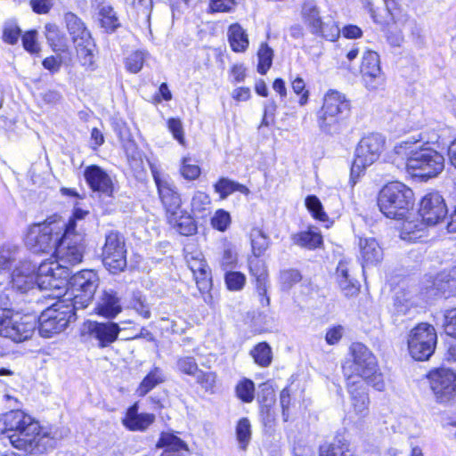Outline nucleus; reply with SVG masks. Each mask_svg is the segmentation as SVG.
Returning a JSON list of instances; mask_svg holds the SVG:
<instances>
[{"instance_id": "54", "label": "nucleus", "mask_w": 456, "mask_h": 456, "mask_svg": "<svg viewBox=\"0 0 456 456\" xmlns=\"http://www.w3.org/2000/svg\"><path fill=\"white\" fill-rule=\"evenodd\" d=\"M261 421L266 433L271 434L275 426V411L270 405H262L260 409Z\"/></svg>"}, {"instance_id": "2", "label": "nucleus", "mask_w": 456, "mask_h": 456, "mask_svg": "<svg viewBox=\"0 0 456 456\" xmlns=\"http://www.w3.org/2000/svg\"><path fill=\"white\" fill-rule=\"evenodd\" d=\"M414 193L411 188L400 182L386 184L379 191L378 206L388 218L403 219L414 205Z\"/></svg>"}, {"instance_id": "13", "label": "nucleus", "mask_w": 456, "mask_h": 456, "mask_svg": "<svg viewBox=\"0 0 456 456\" xmlns=\"http://www.w3.org/2000/svg\"><path fill=\"white\" fill-rule=\"evenodd\" d=\"M301 16L311 33L321 36L329 41H335L340 33L338 27L332 22H323L320 11L313 0H305L302 5Z\"/></svg>"}, {"instance_id": "26", "label": "nucleus", "mask_w": 456, "mask_h": 456, "mask_svg": "<svg viewBox=\"0 0 456 456\" xmlns=\"http://www.w3.org/2000/svg\"><path fill=\"white\" fill-rule=\"evenodd\" d=\"M249 270L251 274L256 277V287L259 297V301L263 306H267L270 298L267 296V271L257 257L249 260Z\"/></svg>"}, {"instance_id": "28", "label": "nucleus", "mask_w": 456, "mask_h": 456, "mask_svg": "<svg viewBox=\"0 0 456 456\" xmlns=\"http://www.w3.org/2000/svg\"><path fill=\"white\" fill-rule=\"evenodd\" d=\"M157 446L164 449L161 456H184L188 452L187 444L171 432H162Z\"/></svg>"}, {"instance_id": "36", "label": "nucleus", "mask_w": 456, "mask_h": 456, "mask_svg": "<svg viewBox=\"0 0 456 456\" xmlns=\"http://www.w3.org/2000/svg\"><path fill=\"white\" fill-rule=\"evenodd\" d=\"M166 376L163 370L159 367H154L142 380L136 389L138 396H144L158 385L164 383Z\"/></svg>"}, {"instance_id": "10", "label": "nucleus", "mask_w": 456, "mask_h": 456, "mask_svg": "<svg viewBox=\"0 0 456 456\" xmlns=\"http://www.w3.org/2000/svg\"><path fill=\"white\" fill-rule=\"evenodd\" d=\"M103 265L112 273L123 271L126 266V249L124 236L118 231H109L102 249Z\"/></svg>"}, {"instance_id": "1", "label": "nucleus", "mask_w": 456, "mask_h": 456, "mask_svg": "<svg viewBox=\"0 0 456 456\" xmlns=\"http://www.w3.org/2000/svg\"><path fill=\"white\" fill-rule=\"evenodd\" d=\"M1 421L4 428L0 439L3 443L8 441L20 450L31 452L43 438L49 436L47 432L43 433L37 421L20 410L4 413Z\"/></svg>"}, {"instance_id": "39", "label": "nucleus", "mask_w": 456, "mask_h": 456, "mask_svg": "<svg viewBox=\"0 0 456 456\" xmlns=\"http://www.w3.org/2000/svg\"><path fill=\"white\" fill-rule=\"evenodd\" d=\"M211 200L208 194L197 191L191 200V211L196 217L203 218L210 214Z\"/></svg>"}, {"instance_id": "60", "label": "nucleus", "mask_w": 456, "mask_h": 456, "mask_svg": "<svg viewBox=\"0 0 456 456\" xmlns=\"http://www.w3.org/2000/svg\"><path fill=\"white\" fill-rule=\"evenodd\" d=\"M192 274L200 291L205 292L210 289L211 278L208 267L199 272H194Z\"/></svg>"}, {"instance_id": "55", "label": "nucleus", "mask_w": 456, "mask_h": 456, "mask_svg": "<svg viewBox=\"0 0 456 456\" xmlns=\"http://www.w3.org/2000/svg\"><path fill=\"white\" fill-rule=\"evenodd\" d=\"M146 53L142 51H135L132 53L126 61V69L132 73L139 72L145 61Z\"/></svg>"}, {"instance_id": "53", "label": "nucleus", "mask_w": 456, "mask_h": 456, "mask_svg": "<svg viewBox=\"0 0 456 456\" xmlns=\"http://www.w3.org/2000/svg\"><path fill=\"white\" fill-rule=\"evenodd\" d=\"M302 279L300 273L296 269L283 270L280 273V283L283 290L290 289Z\"/></svg>"}, {"instance_id": "21", "label": "nucleus", "mask_w": 456, "mask_h": 456, "mask_svg": "<svg viewBox=\"0 0 456 456\" xmlns=\"http://www.w3.org/2000/svg\"><path fill=\"white\" fill-rule=\"evenodd\" d=\"M365 384L359 376L346 378V387L351 396L352 407L359 418L365 417L369 412L370 401Z\"/></svg>"}, {"instance_id": "44", "label": "nucleus", "mask_w": 456, "mask_h": 456, "mask_svg": "<svg viewBox=\"0 0 456 456\" xmlns=\"http://www.w3.org/2000/svg\"><path fill=\"white\" fill-rule=\"evenodd\" d=\"M250 238L254 256H261L269 247V238L258 228L252 229Z\"/></svg>"}, {"instance_id": "42", "label": "nucleus", "mask_w": 456, "mask_h": 456, "mask_svg": "<svg viewBox=\"0 0 456 456\" xmlns=\"http://www.w3.org/2000/svg\"><path fill=\"white\" fill-rule=\"evenodd\" d=\"M437 295L448 297L456 293V280L451 278L450 274L440 273L434 281Z\"/></svg>"}, {"instance_id": "32", "label": "nucleus", "mask_w": 456, "mask_h": 456, "mask_svg": "<svg viewBox=\"0 0 456 456\" xmlns=\"http://www.w3.org/2000/svg\"><path fill=\"white\" fill-rule=\"evenodd\" d=\"M427 226L428 225L419 215L411 219H406L402 224L400 237L403 240L415 242L425 236Z\"/></svg>"}, {"instance_id": "4", "label": "nucleus", "mask_w": 456, "mask_h": 456, "mask_svg": "<svg viewBox=\"0 0 456 456\" xmlns=\"http://www.w3.org/2000/svg\"><path fill=\"white\" fill-rule=\"evenodd\" d=\"M353 363L349 367L352 374H348V368L344 367L346 376H359L365 383L372 386L378 391L385 389L382 374L379 372L377 360L370 350L362 343H353L350 346Z\"/></svg>"}, {"instance_id": "8", "label": "nucleus", "mask_w": 456, "mask_h": 456, "mask_svg": "<svg viewBox=\"0 0 456 456\" xmlns=\"http://www.w3.org/2000/svg\"><path fill=\"white\" fill-rule=\"evenodd\" d=\"M75 320L72 308H67L58 301L41 314L37 321V329L42 337L51 338L63 331L69 323Z\"/></svg>"}, {"instance_id": "63", "label": "nucleus", "mask_w": 456, "mask_h": 456, "mask_svg": "<svg viewBox=\"0 0 456 456\" xmlns=\"http://www.w3.org/2000/svg\"><path fill=\"white\" fill-rule=\"evenodd\" d=\"M194 378L196 379L197 382L206 390L213 388L216 383V374L211 371L206 372L199 370L197 375H195Z\"/></svg>"}, {"instance_id": "11", "label": "nucleus", "mask_w": 456, "mask_h": 456, "mask_svg": "<svg viewBox=\"0 0 456 456\" xmlns=\"http://www.w3.org/2000/svg\"><path fill=\"white\" fill-rule=\"evenodd\" d=\"M63 230L57 224L35 225L27 236V244L34 253H53L59 245Z\"/></svg>"}, {"instance_id": "58", "label": "nucleus", "mask_w": 456, "mask_h": 456, "mask_svg": "<svg viewBox=\"0 0 456 456\" xmlns=\"http://www.w3.org/2000/svg\"><path fill=\"white\" fill-rule=\"evenodd\" d=\"M230 224L231 216L227 211L224 209L216 210L211 218L212 226L221 232H224L229 227Z\"/></svg>"}, {"instance_id": "50", "label": "nucleus", "mask_w": 456, "mask_h": 456, "mask_svg": "<svg viewBox=\"0 0 456 456\" xmlns=\"http://www.w3.org/2000/svg\"><path fill=\"white\" fill-rule=\"evenodd\" d=\"M101 24L108 31H114L118 26V19L116 12L110 5H104L100 9Z\"/></svg>"}, {"instance_id": "9", "label": "nucleus", "mask_w": 456, "mask_h": 456, "mask_svg": "<svg viewBox=\"0 0 456 456\" xmlns=\"http://www.w3.org/2000/svg\"><path fill=\"white\" fill-rule=\"evenodd\" d=\"M436 341L435 328L428 323H420L410 331L409 353L416 361L428 360L435 352Z\"/></svg>"}, {"instance_id": "20", "label": "nucleus", "mask_w": 456, "mask_h": 456, "mask_svg": "<svg viewBox=\"0 0 456 456\" xmlns=\"http://www.w3.org/2000/svg\"><path fill=\"white\" fill-rule=\"evenodd\" d=\"M152 176L157 185L160 200L166 208L167 216L181 209L182 199L171 180L168 177L161 176L156 170H152Z\"/></svg>"}, {"instance_id": "61", "label": "nucleus", "mask_w": 456, "mask_h": 456, "mask_svg": "<svg viewBox=\"0 0 456 456\" xmlns=\"http://www.w3.org/2000/svg\"><path fill=\"white\" fill-rule=\"evenodd\" d=\"M185 259L188 265V267L191 271V273L199 272L203 268H207L208 265L202 258V255L200 252L196 253H186Z\"/></svg>"}, {"instance_id": "27", "label": "nucleus", "mask_w": 456, "mask_h": 456, "mask_svg": "<svg viewBox=\"0 0 456 456\" xmlns=\"http://www.w3.org/2000/svg\"><path fill=\"white\" fill-rule=\"evenodd\" d=\"M360 259L362 268L377 265L382 260L383 251L378 241L373 238L360 239Z\"/></svg>"}, {"instance_id": "31", "label": "nucleus", "mask_w": 456, "mask_h": 456, "mask_svg": "<svg viewBox=\"0 0 456 456\" xmlns=\"http://www.w3.org/2000/svg\"><path fill=\"white\" fill-rule=\"evenodd\" d=\"M69 288L87 290V293H95L99 287V277L92 270H83L68 279Z\"/></svg>"}, {"instance_id": "5", "label": "nucleus", "mask_w": 456, "mask_h": 456, "mask_svg": "<svg viewBox=\"0 0 456 456\" xmlns=\"http://www.w3.org/2000/svg\"><path fill=\"white\" fill-rule=\"evenodd\" d=\"M350 113V102L345 94L330 90L324 96L319 114V126L327 134H338Z\"/></svg>"}, {"instance_id": "51", "label": "nucleus", "mask_w": 456, "mask_h": 456, "mask_svg": "<svg viewBox=\"0 0 456 456\" xmlns=\"http://www.w3.org/2000/svg\"><path fill=\"white\" fill-rule=\"evenodd\" d=\"M237 396L245 403H251L255 397L254 382L248 379H244L236 386Z\"/></svg>"}, {"instance_id": "23", "label": "nucleus", "mask_w": 456, "mask_h": 456, "mask_svg": "<svg viewBox=\"0 0 456 456\" xmlns=\"http://www.w3.org/2000/svg\"><path fill=\"white\" fill-rule=\"evenodd\" d=\"M84 176L87 184L94 191L101 192L109 197L112 196L114 191L112 179L101 167L96 165L86 167L84 171Z\"/></svg>"}, {"instance_id": "35", "label": "nucleus", "mask_w": 456, "mask_h": 456, "mask_svg": "<svg viewBox=\"0 0 456 456\" xmlns=\"http://www.w3.org/2000/svg\"><path fill=\"white\" fill-rule=\"evenodd\" d=\"M320 456H354L346 439L336 436L332 443H325L320 446Z\"/></svg>"}, {"instance_id": "56", "label": "nucleus", "mask_w": 456, "mask_h": 456, "mask_svg": "<svg viewBox=\"0 0 456 456\" xmlns=\"http://www.w3.org/2000/svg\"><path fill=\"white\" fill-rule=\"evenodd\" d=\"M224 281L228 289L237 291L244 287L246 277L240 272H227Z\"/></svg>"}, {"instance_id": "12", "label": "nucleus", "mask_w": 456, "mask_h": 456, "mask_svg": "<svg viewBox=\"0 0 456 456\" xmlns=\"http://www.w3.org/2000/svg\"><path fill=\"white\" fill-rule=\"evenodd\" d=\"M385 146V138L380 134H370L359 142L352 164V175H357L379 159Z\"/></svg>"}, {"instance_id": "59", "label": "nucleus", "mask_w": 456, "mask_h": 456, "mask_svg": "<svg viewBox=\"0 0 456 456\" xmlns=\"http://www.w3.org/2000/svg\"><path fill=\"white\" fill-rule=\"evenodd\" d=\"M238 4L239 0H210L209 8L213 12H231Z\"/></svg>"}, {"instance_id": "48", "label": "nucleus", "mask_w": 456, "mask_h": 456, "mask_svg": "<svg viewBox=\"0 0 456 456\" xmlns=\"http://www.w3.org/2000/svg\"><path fill=\"white\" fill-rule=\"evenodd\" d=\"M236 437L240 444V448L246 450L251 439V425L247 418H241L236 426Z\"/></svg>"}, {"instance_id": "49", "label": "nucleus", "mask_w": 456, "mask_h": 456, "mask_svg": "<svg viewBox=\"0 0 456 456\" xmlns=\"http://www.w3.org/2000/svg\"><path fill=\"white\" fill-rule=\"evenodd\" d=\"M307 210L311 213L312 216L321 222L328 220V216L323 210V207L320 200L315 195H309L305 200Z\"/></svg>"}, {"instance_id": "19", "label": "nucleus", "mask_w": 456, "mask_h": 456, "mask_svg": "<svg viewBox=\"0 0 456 456\" xmlns=\"http://www.w3.org/2000/svg\"><path fill=\"white\" fill-rule=\"evenodd\" d=\"M361 73L369 90H376L383 85L385 77L380 69L379 56L376 52L366 50L362 53Z\"/></svg>"}, {"instance_id": "29", "label": "nucleus", "mask_w": 456, "mask_h": 456, "mask_svg": "<svg viewBox=\"0 0 456 456\" xmlns=\"http://www.w3.org/2000/svg\"><path fill=\"white\" fill-rule=\"evenodd\" d=\"M95 293H87V290L74 289L68 288L62 298L59 300L61 305L67 308H72V313L76 315V312L85 309L92 302Z\"/></svg>"}, {"instance_id": "34", "label": "nucleus", "mask_w": 456, "mask_h": 456, "mask_svg": "<svg viewBox=\"0 0 456 456\" xmlns=\"http://www.w3.org/2000/svg\"><path fill=\"white\" fill-rule=\"evenodd\" d=\"M227 37L233 52L244 53L248 49L249 45L248 34L239 23L229 26Z\"/></svg>"}, {"instance_id": "43", "label": "nucleus", "mask_w": 456, "mask_h": 456, "mask_svg": "<svg viewBox=\"0 0 456 456\" xmlns=\"http://www.w3.org/2000/svg\"><path fill=\"white\" fill-rule=\"evenodd\" d=\"M250 355L255 362L261 367H267L271 364L273 354L272 349L265 342L257 344L251 351Z\"/></svg>"}, {"instance_id": "64", "label": "nucleus", "mask_w": 456, "mask_h": 456, "mask_svg": "<svg viewBox=\"0 0 456 456\" xmlns=\"http://www.w3.org/2000/svg\"><path fill=\"white\" fill-rule=\"evenodd\" d=\"M133 308L144 319L151 317V309L145 298L141 295H134L133 298Z\"/></svg>"}, {"instance_id": "25", "label": "nucleus", "mask_w": 456, "mask_h": 456, "mask_svg": "<svg viewBox=\"0 0 456 456\" xmlns=\"http://www.w3.org/2000/svg\"><path fill=\"white\" fill-rule=\"evenodd\" d=\"M155 419L152 413L139 412L138 403H135L127 409L122 424L130 431L143 432L154 423Z\"/></svg>"}, {"instance_id": "62", "label": "nucleus", "mask_w": 456, "mask_h": 456, "mask_svg": "<svg viewBox=\"0 0 456 456\" xmlns=\"http://www.w3.org/2000/svg\"><path fill=\"white\" fill-rule=\"evenodd\" d=\"M180 172L184 179L195 180L200 175V168L197 165L191 164L189 159H183Z\"/></svg>"}, {"instance_id": "40", "label": "nucleus", "mask_w": 456, "mask_h": 456, "mask_svg": "<svg viewBox=\"0 0 456 456\" xmlns=\"http://www.w3.org/2000/svg\"><path fill=\"white\" fill-rule=\"evenodd\" d=\"M214 190L221 199L227 198L234 191H240L245 195L249 193V190L245 185L226 177L220 178L214 185Z\"/></svg>"}, {"instance_id": "37", "label": "nucleus", "mask_w": 456, "mask_h": 456, "mask_svg": "<svg viewBox=\"0 0 456 456\" xmlns=\"http://www.w3.org/2000/svg\"><path fill=\"white\" fill-rule=\"evenodd\" d=\"M76 49L79 61L86 69L94 70V50L95 44L93 38L80 43H76Z\"/></svg>"}, {"instance_id": "41", "label": "nucleus", "mask_w": 456, "mask_h": 456, "mask_svg": "<svg viewBox=\"0 0 456 456\" xmlns=\"http://www.w3.org/2000/svg\"><path fill=\"white\" fill-rule=\"evenodd\" d=\"M20 248L12 243H5L0 247V269H9L20 259Z\"/></svg>"}, {"instance_id": "47", "label": "nucleus", "mask_w": 456, "mask_h": 456, "mask_svg": "<svg viewBox=\"0 0 456 456\" xmlns=\"http://www.w3.org/2000/svg\"><path fill=\"white\" fill-rule=\"evenodd\" d=\"M257 71L265 75L273 64V51L266 43H262L257 52Z\"/></svg>"}, {"instance_id": "57", "label": "nucleus", "mask_w": 456, "mask_h": 456, "mask_svg": "<svg viewBox=\"0 0 456 456\" xmlns=\"http://www.w3.org/2000/svg\"><path fill=\"white\" fill-rule=\"evenodd\" d=\"M21 30L14 21H7L4 24L3 31V39L4 42L14 45L18 42Z\"/></svg>"}, {"instance_id": "45", "label": "nucleus", "mask_w": 456, "mask_h": 456, "mask_svg": "<svg viewBox=\"0 0 456 456\" xmlns=\"http://www.w3.org/2000/svg\"><path fill=\"white\" fill-rule=\"evenodd\" d=\"M45 29V37L52 49L54 52L64 51L66 46L64 37L61 34L58 26L55 24H46Z\"/></svg>"}, {"instance_id": "24", "label": "nucleus", "mask_w": 456, "mask_h": 456, "mask_svg": "<svg viewBox=\"0 0 456 456\" xmlns=\"http://www.w3.org/2000/svg\"><path fill=\"white\" fill-rule=\"evenodd\" d=\"M95 312L103 317L115 318L122 311L120 297L113 289H103L96 297Z\"/></svg>"}, {"instance_id": "22", "label": "nucleus", "mask_w": 456, "mask_h": 456, "mask_svg": "<svg viewBox=\"0 0 456 456\" xmlns=\"http://www.w3.org/2000/svg\"><path fill=\"white\" fill-rule=\"evenodd\" d=\"M12 286L20 293H26L36 287V265L28 260H20L12 273Z\"/></svg>"}, {"instance_id": "15", "label": "nucleus", "mask_w": 456, "mask_h": 456, "mask_svg": "<svg viewBox=\"0 0 456 456\" xmlns=\"http://www.w3.org/2000/svg\"><path fill=\"white\" fill-rule=\"evenodd\" d=\"M69 275L55 262H44L36 267V286L41 290H59L67 285Z\"/></svg>"}, {"instance_id": "17", "label": "nucleus", "mask_w": 456, "mask_h": 456, "mask_svg": "<svg viewBox=\"0 0 456 456\" xmlns=\"http://www.w3.org/2000/svg\"><path fill=\"white\" fill-rule=\"evenodd\" d=\"M120 330L118 324L113 322L86 321L83 324L81 333L83 336H87L90 339L95 340L97 346L103 348L118 339Z\"/></svg>"}, {"instance_id": "38", "label": "nucleus", "mask_w": 456, "mask_h": 456, "mask_svg": "<svg viewBox=\"0 0 456 456\" xmlns=\"http://www.w3.org/2000/svg\"><path fill=\"white\" fill-rule=\"evenodd\" d=\"M294 244L308 249H314L322 246V234L313 229L300 232L292 235Z\"/></svg>"}, {"instance_id": "3", "label": "nucleus", "mask_w": 456, "mask_h": 456, "mask_svg": "<svg viewBox=\"0 0 456 456\" xmlns=\"http://www.w3.org/2000/svg\"><path fill=\"white\" fill-rule=\"evenodd\" d=\"M0 294V337L14 343H22L32 338L37 320L32 315H21L5 306Z\"/></svg>"}, {"instance_id": "7", "label": "nucleus", "mask_w": 456, "mask_h": 456, "mask_svg": "<svg viewBox=\"0 0 456 456\" xmlns=\"http://www.w3.org/2000/svg\"><path fill=\"white\" fill-rule=\"evenodd\" d=\"M428 144L421 143L418 151L409 159L408 172H412L416 176L430 178L436 176L444 170V156L428 147Z\"/></svg>"}, {"instance_id": "33", "label": "nucleus", "mask_w": 456, "mask_h": 456, "mask_svg": "<svg viewBox=\"0 0 456 456\" xmlns=\"http://www.w3.org/2000/svg\"><path fill=\"white\" fill-rule=\"evenodd\" d=\"M67 29L71 38L76 43L91 39V34L82 20L73 12H67L64 16Z\"/></svg>"}, {"instance_id": "16", "label": "nucleus", "mask_w": 456, "mask_h": 456, "mask_svg": "<svg viewBox=\"0 0 456 456\" xmlns=\"http://www.w3.org/2000/svg\"><path fill=\"white\" fill-rule=\"evenodd\" d=\"M430 388L437 402L447 403L456 396V373L449 369H437L428 374Z\"/></svg>"}, {"instance_id": "46", "label": "nucleus", "mask_w": 456, "mask_h": 456, "mask_svg": "<svg viewBox=\"0 0 456 456\" xmlns=\"http://www.w3.org/2000/svg\"><path fill=\"white\" fill-rule=\"evenodd\" d=\"M444 328L448 336L456 338V308L450 309L444 314ZM451 357L456 361V345L449 350Z\"/></svg>"}, {"instance_id": "6", "label": "nucleus", "mask_w": 456, "mask_h": 456, "mask_svg": "<svg viewBox=\"0 0 456 456\" xmlns=\"http://www.w3.org/2000/svg\"><path fill=\"white\" fill-rule=\"evenodd\" d=\"M85 250V233L76 231V224L72 221L62 232L55 248V263L69 272V267L82 262Z\"/></svg>"}, {"instance_id": "52", "label": "nucleus", "mask_w": 456, "mask_h": 456, "mask_svg": "<svg viewBox=\"0 0 456 456\" xmlns=\"http://www.w3.org/2000/svg\"><path fill=\"white\" fill-rule=\"evenodd\" d=\"M175 365L176 369L180 372L191 377L197 375L198 370H200L195 358L192 356H178Z\"/></svg>"}, {"instance_id": "18", "label": "nucleus", "mask_w": 456, "mask_h": 456, "mask_svg": "<svg viewBox=\"0 0 456 456\" xmlns=\"http://www.w3.org/2000/svg\"><path fill=\"white\" fill-rule=\"evenodd\" d=\"M447 213L444 200L438 192L428 193L420 201L419 216L429 226H434L442 222Z\"/></svg>"}, {"instance_id": "14", "label": "nucleus", "mask_w": 456, "mask_h": 456, "mask_svg": "<svg viewBox=\"0 0 456 456\" xmlns=\"http://www.w3.org/2000/svg\"><path fill=\"white\" fill-rule=\"evenodd\" d=\"M438 134L435 132L431 134L427 131L412 135L405 141L398 142L391 154L392 162L398 167H404L408 170V162L410 158L418 151L421 143H434L438 140Z\"/></svg>"}, {"instance_id": "30", "label": "nucleus", "mask_w": 456, "mask_h": 456, "mask_svg": "<svg viewBox=\"0 0 456 456\" xmlns=\"http://www.w3.org/2000/svg\"><path fill=\"white\" fill-rule=\"evenodd\" d=\"M169 224L181 235L191 236L197 232V225L192 216L181 208L167 216Z\"/></svg>"}]
</instances>
